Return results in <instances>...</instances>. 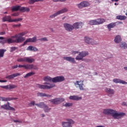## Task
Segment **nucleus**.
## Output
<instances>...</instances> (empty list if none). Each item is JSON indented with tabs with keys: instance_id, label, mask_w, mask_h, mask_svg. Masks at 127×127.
<instances>
[{
	"instance_id": "obj_1",
	"label": "nucleus",
	"mask_w": 127,
	"mask_h": 127,
	"mask_svg": "<svg viewBox=\"0 0 127 127\" xmlns=\"http://www.w3.org/2000/svg\"><path fill=\"white\" fill-rule=\"evenodd\" d=\"M103 114L107 116L112 115V117L114 118L115 120H120V119H122V118L126 116V113L124 112H118L113 109H104L103 110Z\"/></svg>"
},
{
	"instance_id": "obj_2",
	"label": "nucleus",
	"mask_w": 127,
	"mask_h": 127,
	"mask_svg": "<svg viewBox=\"0 0 127 127\" xmlns=\"http://www.w3.org/2000/svg\"><path fill=\"white\" fill-rule=\"evenodd\" d=\"M44 85L37 84V88H39V89H43L44 90H49L50 89H52L55 87V84L50 83L48 82H45Z\"/></svg>"
},
{
	"instance_id": "obj_3",
	"label": "nucleus",
	"mask_w": 127,
	"mask_h": 127,
	"mask_svg": "<svg viewBox=\"0 0 127 127\" xmlns=\"http://www.w3.org/2000/svg\"><path fill=\"white\" fill-rule=\"evenodd\" d=\"M18 35H15L11 37V38H8L7 39V42L8 44L10 43H19L22 41V38L18 37Z\"/></svg>"
},
{
	"instance_id": "obj_4",
	"label": "nucleus",
	"mask_w": 127,
	"mask_h": 127,
	"mask_svg": "<svg viewBox=\"0 0 127 127\" xmlns=\"http://www.w3.org/2000/svg\"><path fill=\"white\" fill-rule=\"evenodd\" d=\"M17 61V62H27L28 63H32L33 62H34L35 61V60L31 58V57H25L23 58H18Z\"/></svg>"
},
{
	"instance_id": "obj_5",
	"label": "nucleus",
	"mask_w": 127,
	"mask_h": 127,
	"mask_svg": "<svg viewBox=\"0 0 127 127\" xmlns=\"http://www.w3.org/2000/svg\"><path fill=\"white\" fill-rule=\"evenodd\" d=\"M84 39L85 43L87 44H91V45H97L99 44V43L89 37H85Z\"/></svg>"
},
{
	"instance_id": "obj_6",
	"label": "nucleus",
	"mask_w": 127,
	"mask_h": 127,
	"mask_svg": "<svg viewBox=\"0 0 127 127\" xmlns=\"http://www.w3.org/2000/svg\"><path fill=\"white\" fill-rule=\"evenodd\" d=\"M87 55H89V53L88 52H79V53H78V55L76 57L75 60L80 61V60H82L83 58L86 57Z\"/></svg>"
},
{
	"instance_id": "obj_7",
	"label": "nucleus",
	"mask_w": 127,
	"mask_h": 127,
	"mask_svg": "<svg viewBox=\"0 0 127 127\" xmlns=\"http://www.w3.org/2000/svg\"><path fill=\"white\" fill-rule=\"evenodd\" d=\"M73 84L76 88H78L81 91L84 90V80H76Z\"/></svg>"
},
{
	"instance_id": "obj_8",
	"label": "nucleus",
	"mask_w": 127,
	"mask_h": 127,
	"mask_svg": "<svg viewBox=\"0 0 127 127\" xmlns=\"http://www.w3.org/2000/svg\"><path fill=\"white\" fill-rule=\"evenodd\" d=\"M65 81V77L61 75L53 78V83H62Z\"/></svg>"
},
{
	"instance_id": "obj_9",
	"label": "nucleus",
	"mask_w": 127,
	"mask_h": 127,
	"mask_svg": "<svg viewBox=\"0 0 127 127\" xmlns=\"http://www.w3.org/2000/svg\"><path fill=\"white\" fill-rule=\"evenodd\" d=\"M51 103H52L54 105H58V104H60L62 102H64L65 99L63 98H57L55 99H51L49 100Z\"/></svg>"
},
{
	"instance_id": "obj_10",
	"label": "nucleus",
	"mask_w": 127,
	"mask_h": 127,
	"mask_svg": "<svg viewBox=\"0 0 127 127\" xmlns=\"http://www.w3.org/2000/svg\"><path fill=\"white\" fill-rule=\"evenodd\" d=\"M90 3L87 1H83L77 4L78 8H83V7H87L89 6Z\"/></svg>"
},
{
	"instance_id": "obj_11",
	"label": "nucleus",
	"mask_w": 127,
	"mask_h": 127,
	"mask_svg": "<svg viewBox=\"0 0 127 127\" xmlns=\"http://www.w3.org/2000/svg\"><path fill=\"white\" fill-rule=\"evenodd\" d=\"M20 75H21L20 73L16 72L11 75H7L5 78V79H8V80H11L13 79V78H15V77H18V76Z\"/></svg>"
},
{
	"instance_id": "obj_12",
	"label": "nucleus",
	"mask_w": 127,
	"mask_h": 127,
	"mask_svg": "<svg viewBox=\"0 0 127 127\" xmlns=\"http://www.w3.org/2000/svg\"><path fill=\"white\" fill-rule=\"evenodd\" d=\"M64 26L65 30H67V31H72V30L74 29V27L73 26V25H71L67 23H64Z\"/></svg>"
},
{
	"instance_id": "obj_13",
	"label": "nucleus",
	"mask_w": 127,
	"mask_h": 127,
	"mask_svg": "<svg viewBox=\"0 0 127 127\" xmlns=\"http://www.w3.org/2000/svg\"><path fill=\"white\" fill-rule=\"evenodd\" d=\"M38 41V40H37V38L36 37V36H35L32 38H28L24 42V45H25V44H26V43H28V42H32L33 43H34V42H36V41Z\"/></svg>"
},
{
	"instance_id": "obj_14",
	"label": "nucleus",
	"mask_w": 127,
	"mask_h": 127,
	"mask_svg": "<svg viewBox=\"0 0 127 127\" xmlns=\"http://www.w3.org/2000/svg\"><path fill=\"white\" fill-rule=\"evenodd\" d=\"M63 59H64V60H66V61H68V62H70L73 64H75V63H76L75 58H72L71 57H64Z\"/></svg>"
},
{
	"instance_id": "obj_15",
	"label": "nucleus",
	"mask_w": 127,
	"mask_h": 127,
	"mask_svg": "<svg viewBox=\"0 0 127 127\" xmlns=\"http://www.w3.org/2000/svg\"><path fill=\"white\" fill-rule=\"evenodd\" d=\"M1 108L3 109V110H8L9 111H15L13 107H11L10 106L7 105V104L1 106Z\"/></svg>"
},
{
	"instance_id": "obj_16",
	"label": "nucleus",
	"mask_w": 127,
	"mask_h": 127,
	"mask_svg": "<svg viewBox=\"0 0 127 127\" xmlns=\"http://www.w3.org/2000/svg\"><path fill=\"white\" fill-rule=\"evenodd\" d=\"M83 25V23L81 22H76L74 23L72 26L73 27V28H75V29H78L79 28H82V26Z\"/></svg>"
},
{
	"instance_id": "obj_17",
	"label": "nucleus",
	"mask_w": 127,
	"mask_h": 127,
	"mask_svg": "<svg viewBox=\"0 0 127 127\" xmlns=\"http://www.w3.org/2000/svg\"><path fill=\"white\" fill-rule=\"evenodd\" d=\"M105 92L110 96H113V95L115 94V90L111 88H106L105 89Z\"/></svg>"
},
{
	"instance_id": "obj_18",
	"label": "nucleus",
	"mask_w": 127,
	"mask_h": 127,
	"mask_svg": "<svg viewBox=\"0 0 127 127\" xmlns=\"http://www.w3.org/2000/svg\"><path fill=\"white\" fill-rule=\"evenodd\" d=\"M82 99V97L78 96L77 95H71L69 96V99L72 100V101H79Z\"/></svg>"
},
{
	"instance_id": "obj_19",
	"label": "nucleus",
	"mask_w": 127,
	"mask_h": 127,
	"mask_svg": "<svg viewBox=\"0 0 127 127\" xmlns=\"http://www.w3.org/2000/svg\"><path fill=\"white\" fill-rule=\"evenodd\" d=\"M114 83H116V84H118L119 83L120 84H127V82L125 81L124 80H122L120 79L119 78H115L113 79Z\"/></svg>"
},
{
	"instance_id": "obj_20",
	"label": "nucleus",
	"mask_w": 127,
	"mask_h": 127,
	"mask_svg": "<svg viewBox=\"0 0 127 127\" xmlns=\"http://www.w3.org/2000/svg\"><path fill=\"white\" fill-rule=\"evenodd\" d=\"M114 42L117 44L122 42V37L121 36H120V35H118L115 37Z\"/></svg>"
},
{
	"instance_id": "obj_21",
	"label": "nucleus",
	"mask_w": 127,
	"mask_h": 127,
	"mask_svg": "<svg viewBox=\"0 0 127 127\" xmlns=\"http://www.w3.org/2000/svg\"><path fill=\"white\" fill-rule=\"evenodd\" d=\"M27 50L28 51H34V52H35L36 51H38V49L35 47H33L32 46H29L27 48Z\"/></svg>"
},
{
	"instance_id": "obj_22",
	"label": "nucleus",
	"mask_w": 127,
	"mask_h": 127,
	"mask_svg": "<svg viewBox=\"0 0 127 127\" xmlns=\"http://www.w3.org/2000/svg\"><path fill=\"white\" fill-rule=\"evenodd\" d=\"M32 69L33 70H38V67L35 65L28 64V69L31 70Z\"/></svg>"
},
{
	"instance_id": "obj_23",
	"label": "nucleus",
	"mask_w": 127,
	"mask_h": 127,
	"mask_svg": "<svg viewBox=\"0 0 127 127\" xmlns=\"http://www.w3.org/2000/svg\"><path fill=\"white\" fill-rule=\"evenodd\" d=\"M3 22L8 21V22H11V17L10 16H5L2 18Z\"/></svg>"
},
{
	"instance_id": "obj_24",
	"label": "nucleus",
	"mask_w": 127,
	"mask_h": 127,
	"mask_svg": "<svg viewBox=\"0 0 127 127\" xmlns=\"http://www.w3.org/2000/svg\"><path fill=\"white\" fill-rule=\"evenodd\" d=\"M37 97H47V98H50V97H51V95L46 94V93L38 92L37 93Z\"/></svg>"
},
{
	"instance_id": "obj_25",
	"label": "nucleus",
	"mask_w": 127,
	"mask_h": 127,
	"mask_svg": "<svg viewBox=\"0 0 127 127\" xmlns=\"http://www.w3.org/2000/svg\"><path fill=\"white\" fill-rule=\"evenodd\" d=\"M120 48L122 49H127V43L125 42H122L120 43Z\"/></svg>"
},
{
	"instance_id": "obj_26",
	"label": "nucleus",
	"mask_w": 127,
	"mask_h": 127,
	"mask_svg": "<svg viewBox=\"0 0 127 127\" xmlns=\"http://www.w3.org/2000/svg\"><path fill=\"white\" fill-rule=\"evenodd\" d=\"M21 6L20 5H16L12 7L11 10L12 11H17V10H20Z\"/></svg>"
},
{
	"instance_id": "obj_27",
	"label": "nucleus",
	"mask_w": 127,
	"mask_h": 127,
	"mask_svg": "<svg viewBox=\"0 0 127 127\" xmlns=\"http://www.w3.org/2000/svg\"><path fill=\"white\" fill-rule=\"evenodd\" d=\"M44 80L46 82H53V78L49 76H47L44 77Z\"/></svg>"
},
{
	"instance_id": "obj_28",
	"label": "nucleus",
	"mask_w": 127,
	"mask_h": 127,
	"mask_svg": "<svg viewBox=\"0 0 127 127\" xmlns=\"http://www.w3.org/2000/svg\"><path fill=\"white\" fill-rule=\"evenodd\" d=\"M68 11V9L66 7H64L61 10L58 11V13L59 14H62V13H65V12H67Z\"/></svg>"
},
{
	"instance_id": "obj_29",
	"label": "nucleus",
	"mask_w": 127,
	"mask_h": 127,
	"mask_svg": "<svg viewBox=\"0 0 127 127\" xmlns=\"http://www.w3.org/2000/svg\"><path fill=\"white\" fill-rule=\"evenodd\" d=\"M127 16L124 15H118L116 16V19H119V20H126Z\"/></svg>"
},
{
	"instance_id": "obj_30",
	"label": "nucleus",
	"mask_w": 127,
	"mask_h": 127,
	"mask_svg": "<svg viewBox=\"0 0 127 127\" xmlns=\"http://www.w3.org/2000/svg\"><path fill=\"white\" fill-rule=\"evenodd\" d=\"M88 23L90 25H98L97 19L91 20L89 21Z\"/></svg>"
},
{
	"instance_id": "obj_31",
	"label": "nucleus",
	"mask_w": 127,
	"mask_h": 127,
	"mask_svg": "<svg viewBox=\"0 0 127 127\" xmlns=\"http://www.w3.org/2000/svg\"><path fill=\"white\" fill-rule=\"evenodd\" d=\"M20 10L21 11H23V12H28L30 11V9L28 7H21Z\"/></svg>"
},
{
	"instance_id": "obj_32",
	"label": "nucleus",
	"mask_w": 127,
	"mask_h": 127,
	"mask_svg": "<svg viewBox=\"0 0 127 127\" xmlns=\"http://www.w3.org/2000/svg\"><path fill=\"white\" fill-rule=\"evenodd\" d=\"M96 21L97 22V25H99L100 24H102V23H104L106 21L104 19L98 18L96 19Z\"/></svg>"
},
{
	"instance_id": "obj_33",
	"label": "nucleus",
	"mask_w": 127,
	"mask_h": 127,
	"mask_svg": "<svg viewBox=\"0 0 127 127\" xmlns=\"http://www.w3.org/2000/svg\"><path fill=\"white\" fill-rule=\"evenodd\" d=\"M46 105V104L44 103V102H40L39 104H35L36 106H37V107H39V108H40V109H44Z\"/></svg>"
},
{
	"instance_id": "obj_34",
	"label": "nucleus",
	"mask_w": 127,
	"mask_h": 127,
	"mask_svg": "<svg viewBox=\"0 0 127 127\" xmlns=\"http://www.w3.org/2000/svg\"><path fill=\"white\" fill-rule=\"evenodd\" d=\"M35 74V72H30L28 73H27L24 76V78H28V77H31V76H33V75H34Z\"/></svg>"
},
{
	"instance_id": "obj_35",
	"label": "nucleus",
	"mask_w": 127,
	"mask_h": 127,
	"mask_svg": "<svg viewBox=\"0 0 127 127\" xmlns=\"http://www.w3.org/2000/svg\"><path fill=\"white\" fill-rule=\"evenodd\" d=\"M15 35H18V37H20L21 38H22V40L21 41V42H22V41H24L25 38L22 37V36H24L25 35V33L22 32L18 34H16Z\"/></svg>"
},
{
	"instance_id": "obj_36",
	"label": "nucleus",
	"mask_w": 127,
	"mask_h": 127,
	"mask_svg": "<svg viewBox=\"0 0 127 127\" xmlns=\"http://www.w3.org/2000/svg\"><path fill=\"white\" fill-rule=\"evenodd\" d=\"M15 88H17V86H16L14 84L8 85V90H11L12 89H15Z\"/></svg>"
},
{
	"instance_id": "obj_37",
	"label": "nucleus",
	"mask_w": 127,
	"mask_h": 127,
	"mask_svg": "<svg viewBox=\"0 0 127 127\" xmlns=\"http://www.w3.org/2000/svg\"><path fill=\"white\" fill-rule=\"evenodd\" d=\"M115 26H116V23H111L107 25V28L108 29H111V28H114Z\"/></svg>"
},
{
	"instance_id": "obj_38",
	"label": "nucleus",
	"mask_w": 127,
	"mask_h": 127,
	"mask_svg": "<svg viewBox=\"0 0 127 127\" xmlns=\"http://www.w3.org/2000/svg\"><path fill=\"white\" fill-rule=\"evenodd\" d=\"M6 51V50L0 49V58H2L3 55H4V53Z\"/></svg>"
},
{
	"instance_id": "obj_39",
	"label": "nucleus",
	"mask_w": 127,
	"mask_h": 127,
	"mask_svg": "<svg viewBox=\"0 0 127 127\" xmlns=\"http://www.w3.org/2000/svg\"><path fill=\"white\" fill-rule=\"evenodd\" d=\"M43 109L45 113H49V112H50V110H51V108L48 107V106L46 105L45 106Z\"/></svg>"
},
{
	"instance_id": "obj_40",
	"label": "nucleus",
	"mask_w": 127,
	"mask_h": 127,
	"mask_svg": "<svg viewBox=\"0 0 127 127\" xmlns=\"http://www.w3.org/2000/svg\"><path fill=\"white\" fill-rule=\"evenodd\" d=\"M0 100L3 102H7V101H10V98L0 97Z\"/></svg>"
},
{
	"instance_id": "obj_41",
	"label": "nucleus",
	"mask_w": 127,
	"mask_h": 127,
	"mask_svg": "<svg viewBox=\"0 0 127 127\" xmlns=\"http://www.w3.org/2000/svg\"><path fill=\"white\" fill-rule=\"evenodd\" d=\"M28 64L26 65L19 64L18 65L19 68H25V69H28Z\"/></svg>"
},
{
	"instance_id": "obj_42",
	"label": "nucleus",
	"mask_w": 127,
	"mask_h": 127,
	"mask_svg": "<svg viewBox=\"0 0 127 127\" xmlns=\"http://www.w3.org/2000/svg\"><path fill=\"white\" fill-rule=\"evenodd\" d=\"M58 15H59L58 11L50 16V18H54V17H56V16H57Z\"/></svg>"
},
{
	"instance_id": "obj_43",
	"label": "nucleus",
	"mask_w": 127,
	"mask_h": 127,
	"mask_svg": "<svg viewBox=\"0 0 127 127\" xmlns=\"http://www.w3.org/2000/svg\"><path fill=\"white\" fill-rule=\"evenodd\" d=\"M73 106V103H66L64 105V107L66 108H69V107H72Z\"/></svg>"
},
{
	"instance_id": "obj_44",
	"label": "nucleus",
	"mask_w": 127,
	"mask_h": 127,
	"mask_svg": "<svg viewBox=\"0 0 127 127\" xmlns=\"http://www.w3.org/2000/svg\"><path fill=\"white\" fill-rule=\"evenodd\" d=\"M37 1H39V0H29L28 2L29 4H33L34 2H36Z\"/></svg>"
},
{
	"instance_id": "obj_45",
	"label": "nucleus",
	"mask_w": 127,
	"mask_h": 127,
	"mask_svg": "<svg viewBox=\"0 0 127 127\" xmlns=\"http://www.w3.org/2000/svg\"><path fill=\"white\" fill-rule=\"evenodd\" d=\"M38 40L39 41H48V39H47L46 37H44L39 39Z\"/></svg>"
},
{
	"instance_id": "obj_46",
	"label": "nucleus",
	"mask_w": 127,
	"mask_h": 127,
	"mask_svg": "<svg viewBox=\"0 0 127 127\" xmlns=\"http://www.w3.org/2000/svg\"><path fill=\"white\" fill-rule=\"evenodd\" d=\"M4 34H5V31L0 32V35H4ZM2 39H4V38L3 37H0V40H2Z\"/></svg>"
},
{
	"instance_id": "obj_47",
	"label": "nucleus",
	"mask_w": 127,
	"mask_h": 127,
	"mask_svg": "<svg viewBox=\"0 0 127 127\" xmlns=\"http://www.w3.org/2000/svg\"><path fill=\"white\" fill-rule=\"evenodd\" d=\"M17 49V47H11L10 48V52H13V51H15Z\"/></svg>"
},
{
	"instance_id": "obj_48",
	"label": "nucleus",
	"mask_w": 127,
	"mask_h": 127,
	"mask_svg": "<svg viewBox=\"0 0 127 127\" xmlns=\"http://www.w3.org/2000/svg\"><path fill=\"white\" fill-rule=\"evenodd\" d=\"M0 88L5 89V90H8V85H0Z\"/></svg>"
},
{
	"instance_id": "obj_49",
	"label": "nucleus",
	"mask_w": 127,
	"mask_h": 127,
	"mask_svg": "<svg viewBox=\"0 0 127 127\" xmlns=\"http://www.w3.org/2000/svg\"><path fill=\"white\" fill-rule=\"evenodd\" d=\"M79 52H80L77 51H71V54H72V55H76V54H79Z\"/></svg>"
},
{
	"instance_id": "obj_50",
	"label": "nucleus",
	"mask_w": 127,
	"mask_h": 127,
	"mask_svg": "<svg viewBox=\"0 0 127 127\" xmlns=\"http://www.w3.org/2000/svg\"><path fill=\"white\" fill-rule=\"evenodd\" d=\"M58 1H61V2H64L66 0H54V2H57Z\"/></svg>"
},
{
	"instance_id": "obj_51",
	"label": "nucleus",
	"mask_w": 127,
	"mask_h": 127,
	"mask_svg": "<svg viewBox=\"0 0 127 127\" xmlns=\"http://www.w3.org/2000/svg\"><path fill=\"white\" fill-rule=\"evenodd\" d=\"M12 16H18L19 15V13H14L11 14Z\"/></svg>"
},
{
	"instance_id": "obj_52",
	"label": "nucleus",
	"mask_w": 127,
	"mask_h": 127,
	"mask_svg": "<svg viewBox=\"0 0 127 127\" xmlns=\"http://www.w3.org/2000/svg\"><path fill=\"white\" fill-rule=\"evenodd\" d=\"M13 122H14V123H19V124H22V121H18V120H13Z\"/></svg>"
},
{
	"instance_id": "obj_53",
	"label": "nucleus",
	"mask_w": 127,
	"mask_h": 127,
	"mask_svg": "<svg viewBox=\"0 0 127 127\" xmlns=\"http://www.w3.org/2000/svg\"><path fill=\"white\" fill-rule=\"evenodd\" d=\"M35 101H32L30 102V103L29 104V106H34V105H35Z\"/></svg>"
},
{
	"instance_id": "obj_54",
	"label": "nucleus",
	"mask_w": 127,
	"mask_h": 127,
	"mask_svg": "<svg viewBox=\"0 0 127 127\" xmlns=\"http://www.w3.org/2000/svg\"><path fill=\"white\" fill-rule=\"evenodd\" d=\"M21 24H16V25H14L13 26L14 27H20V26H21Z\"/></svg>"
},
{
	"instance_id": "obj_55",
	"label": "nucleus",
	"mask_w": 127,
	"mask_h": 127,
	"mask_svg": "<svg viewBox=\"0 0 127 127\" xmlns=\"http://www.w3.org/2000/svg\"><path fill=\"white\" fill-rule=\"evenodd\" d=\"M17 21V19H11V22H16Z\"/></svg>"
},
{
	"instance_id": "obj_56",
	"label": "nucleus",
	"mask_w": 127,
	"mask_h": 127,
	"mask_svg": "<svg viewBox=\"0 0 127 127\" xmlns=\"http://www.w3.org/2000/svg\"><path fill=\"white\" fill-rule=\"evenodd\" d=\"M18 67V65H13L12 66V69H16Z\"/></svg>"
},
{
	"instance_id": "obj_57",
	"label": "nucleus",
	"mask_w": 127,
	"mask_h": 127,
	"mask_svg": "<svg viewBox=\"0 0 127 127\" xmlns=\"http://www.w3.org/2000/svg\"><path fill=\"white\" fill-rule=\"evenodd\" d=\"M6 82H7L6 80H1V83H6Z\"/></svg>"
},
{
	"instance_id": "obj_58",
	"label": "nucleus",
	"mask_w": 127,
	"mask_h": 127,
	"mask_svg": "<svg viewBox=\"0 0 127 127\" xmlns=\"http://www.w3.org/2000/svg\"><path fill=\"white\" fill-rule=\"evenodd\" d=\"M122 106H127V102H123Z\"/></svg>"
},
{
	"instance_id": "obj_59",
	"label": "nucleus",
	"mask_w": 127,
	"mask_h": 127,
	"mask_svg": "<svg viewBox=\"0 0 127 127\" xmlns=\"http://www.w3.org/2000/svg\"><path fill=\"white\" fill-rule=\"evenodd\" d=\"M17 21H21V20H22V18H18L17 19Z\"/></svg>"
},
{
	"instance_id": "obj_60",
	"label": "nucleus",
	"mask_w": 127,
	"mask_h": 127,
	"mask_svg": "<svg viewBox=\"0 0 127 127\" xmlns=\"http://www.w3.org/2000/svg\"><path fill=\"white\" fill-rule=\"evenodd\" d=\"M10 98V101L12 100H17V98Z\"/></svg>"
},
{
	"instance_id": "obj_61",
	"label": "nucleus",
	"mask_w": 127,
	"mask_h": 127,
	"mask_svg": "<svg viewBox=\"0 0 127 127\" xmlns=\"http://www.w3.org/2000/svg\"><path fill=\"white\" fill-rule=\"evenodd\" d=\"M113 2L115 1L116 2L119 1L120 0H111Z\"/></svg>"
},
{
	"instance_id": "obj_62",
	"label": "nucleus",
	"mask_w": 127,
	"mask_h": 127,
	"mask_svg": "<svg viewBox=\"0 0 127 127\" xmlns=\"http://www.w3.org/2000/svg\"><path fill=\"white\" fill-rule=\"evenodd\" d=\"M41 117H42V118H44V117H45V115L41 114Z\"/></svg>"
},
{
	"instance_id": "obj_63",
	"label": "nucleus",
	"mask_w": 127,
	"mask_h": 127,
	"mask_svg": "<svg viewBox=\"0 0 127 127\" xmlns=\"http://www.w3.org/2000/svg\"><path fill=\"white\" fill-rule=\"evenodd\" d=\"M124 69H125V70H126V71H127V66H125L124 67Z\"/></svg>"
},
{
	"instance_id": "obj_64",
	"label": "nucleus",
	"mask_w": 127,
	"mask_h": 127,
	"mask_svg": "<svg viewBox=\"0 0 127 127\" xmlns=\"http://www.w3.org/2000/svg\"><path fill=\"white\" fill-rule=\"evenodd\" d=\"M96 127H105L103 126H97Z\"/></svg>"
}]
</instances>
